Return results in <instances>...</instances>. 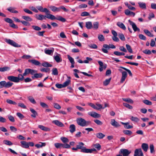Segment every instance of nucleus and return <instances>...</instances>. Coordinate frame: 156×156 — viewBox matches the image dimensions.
<instances>
[{
    "mask_svg": "<svg viewBox=\"0 0 156 156\" xmlns=\"http://www.w3.org/2000/svg\"><path fill=\"white\" fill-rule=\"evenodd\" d=\"M122 76L120 80V83H122L125 80L127 76V73L126 72L123 71L121 72Z\"/></svg>",
    "mask_w": 156,
    "mask_h": 156,
    "instance_id": "nucleus-12",
    "label": "nucleus"
},
{
    "mask_svg": "<svg viewBox=\"0 0 156 156\" xmlns=\"http://www.w3.org/2000/svg\"><path fill=\"white\" fill-rule=\"evenodd\" d=\"M96 150L95 148H93V149H84L82 150L83 152L86 153H92L93 151H96Z\"/></svg>",
    "mask_w": 156,
    "mask_h": 156,
    "instance_id": "nucleus-18",
    "label": "nucleus"
},
{
    "mask_svg": "<svg viewBox=\"0 0 156 156\" xmlns=\"http://www.w3.org/2000/svg\"><path fill=\"white\" fill-rule=\"evenodd\" d=\"M36 8L40 12H44L45 13H49V11L46 8H44L41 6H38L36 7Z\"/></svg>",
    "mask_w": 156,
    "mask_h": 156,
    "instance_id": "nucleus-10",
    "label": "nucleus"
},
{
    "mask_svg": "<svg viewBox=\"0 0 156 156\" xmlns=\"http://www.w3.org/2000/svg\"><path fill=\"white\" fill-rule=\"evenodd\" d=\"M122 100L125 101L127 102L128 103H129L131 104L133 103V101L130 98H122Z\"/></svg>",
    "mask_w": 156,
    "mask_h": 156,
    "instance_id": "nucleus-41",
    "label": "nucleus"
},
{
    "mask_svg": "<svg viewBox=\"0 0 156 156\" xmlns=\"http://www.w3.org/2000/svg\"><path fill=\"white\" fill-rule=\"evenodd\" d=\"M7 78L9 80L16 83H19L20 81L23 80V77L19 76V75L17 77L10 76H8Z\"/></svg>",
    "mask_w": 156,
    "mask_h": 156,
    "instance_id": "nucleus-3",
    "label": "nucleus"
},
{
    "mask_svg": "<svg viewBox=\"0 0 156 156\" xmlns=\"http://www.w3.org/2000/svg\"><path fill=\"white\" fill-rule=\"evenodd\" d=\"M110 123L112 126L115 128H117L121 126L119 123L115 119H111Z\"/></svg>",
    "mask_w": 156,
    "mask_h": 156,
    "instance_id": "nucleus-9",
    "label": "nucleus"
},
{
    "mask_svg": "<svg viewBox=\"0 0 156 156\" xmlns=\"http://www.w3.org/2000/svg\"><path fill=\"white\" fill-rule=\"evenodd\" d=\"M117 25L120 28L124 30H126V27L123 23L120 22H118L117 23Z\"/></svg>",
    "mask_w": 156,
    "mask_h": 156,
    "instance_id": "nucleus-23",
    "label": "nucleus"
},
{
    "mask_svg": "<svg viewBox=\"0 0 156 156\" xmlns=\"http://www.w3.org/2000/svg\"><path fill=\"white\" fill-rule=\"evenodd\" d=\"M46 15L45 16L41 14L38 15L36 14L35 15V17L37 20H42L44 19L45 20L46 18L52 20H56L62 22H65L66 21L65 19L61 16H57V17H56L54 15L49 13H46Z\"/></svg>",
    "mask_w": 156,
    "mask_h": 156,
    "instance_id": "nucleus-1",
    "label": "nucleus"
},
{
    "mask_svg": "<svg viewBox=\"0 0 156 156\" xmlns=\"http://www.w3.org/2000/svg\"><path fill=\"white\" fill-rule=\"evenodd\" d=\"M49 8L52 11L54 12L60 11V8L59 7H57L51 5L49 7Z\"/></svg>",
    "mask_w": 156,
    "mask_h": 156,
    "instance_id": "nucleus-21",
    "label": "nucleus"
},
{
    "mask_svg": "<svg viewBox=\"0 0 156 156\" xmlns=\"http://www.w3.org/2000/svg\"><path fill=\"white\" fill-rule=\"evenodd\" d=\"M21 144L22 145V147L26 148L29 147V145H28V143L26 142V141H22L20 142Z\"/></svg>",
    "mask_w": 156,
    "mask_h": 156,
    "instance_id": "nucleus-33",
    "label": "nucleus"
},
{
    "mask_svg": "<svg viewBox=\"0 0 156 156\" xmlns=\"http://www.w3.org/2000/svg\"><path fill=\"white\" fill-rule=\"evenodd\" d=\"M38 127L41 130L46 132L49 131L51 130L50 128L45 127L42 125H39Z\"/></svg>",
    "mask_w": 156,
    "mask_h": 156,
    "instance_id": "nucleus-17",
    "label": "nucleus"
},
{
    "mask_svg": "<svg viewBox=\"0 0 156 156\" xmlns=\"http://www.w3.org/2000/svg\"><path fill=\"white\" fill-rule=\"evenodd\" d=\"M84 145V144L82 142H80L79 143V144L76 146L77 148V149H81V152H83L82 150L84 149H86L85 147H83Z\"/></svg>",
    "mask_w": 156,
    "mask_h": 156,
    "instance_id": "nucleus-22",
    "label": "nucleus"
},
{
    "mask_svg": "<svg viewBox=\"0 0 156 156\" xmlns=\"http://www.w3.org/2000/svg\"><path fill=\"white\" fill-rule=\"evenodd\" d=\"M13 84V83L10 81H8L7 82H5V88H8L11 87Z\"/></svg>",
    "mask_w": 156,
    "mask_h": 156,
    "instance_id": "nucleus-39",
    "label": "nucleus"
},
{
    "mask_svg": "<svg viewBox=\"0 0 156 156\" xmlns=\"http://www.w3.org/2000/svg\"><path fill=\"white\" fill-rule=\"evenodd\" d=\"M15 8L12 7H10L9 8H8L7 9V10L10 12H11L14 13H18V12L15 10Z\"/></svg>",
    "mask_w": 156,
    "mask_h": 156,
    "instance_id": "nucleus-27",
    "label": "nucleus"
},
{
    "mask_svg": "<svg viewBox=\"0 0 156 156\" xmlns=\"http://www.w3.org/2000/svg\"><path fill=\"white\" fill-rule=\"evenodd\" d=\"M30 69H25V72L22 75L21 74H19V76H21V77H23V80L24 79V76H26L27 74L30 73Z\"/></svg>",
    "mask_w": 156,
    "mask_h": 156,
    "instance_id": "nucleus-19",
    "label": "nucleus"
},
{
    "mask_svg": "<svg viewBox=\"0 0 156 156\" xmlns=\"http://www.w3.org/2000/svg\"><path fill=\"white\" fill-rule=\"evenodd\" d=\"M123 106L126 108L129 109H132L133 108V107L132 106L129 105V104H128L127 103H123Z\"/></svg>",
    "mask_w": 156,
    "mask_h": 156,
    "instance_id": "nucleus-55",
    "label": "nucleus"
},
{
    "mask_svg": "<svg viewBox=\"0 0 156 156\" xmlns=\"http://www.w3.org/2000/svg\"><path fill=\"white\" fill-rule=\"evenodd\" d=\"M97 137L99 139H102L105 136V135L102 133H97L96 134Z\"/></svg>",
    "mask_w": 156,
    "mask_h": 156,
    "instance_id": "nucleus-38",
    "label": "nucleus"
},
{
    "mask_svg": "<svg viewBox=\"0 0 156 156\" xmlns=\"http://www.w3.org/2000/svg\"><path fill=\"white\" fill-rule=\"evenodd\" d=\"M139 7L143 9H146V4L143 2H139L138 3Z\"/></svg>",
    "mask_w": 156,
    "mask_h": 156,
    "instance_id": "nucleus-24",
    "label": "nucleus"
},
{
    "mask_svg": "<svg viewBox=\"0 0 156 156\" xmlns=\"http://www.w3.org/2000/svg\"><path fill=\"white\" fill-rule=\"evenodd\" d=\"M28 61L36 66H39L41 64V63L39 61L35 59H30Z\"/></svg>",
    "mask_w": 156,
    "mask_h": 156,
    "instance_id": "nucleus-20",
    "label": "nucleus"
},
{
    "mask_svg": "<svg viewBox=\"0 0 156 156\" xmlns=\"http://www.w3.org/2000/svg\"><path fill=\"white\" fill-rule=\"evenodd\" d=\"M30 111L33 114L31 115L32 117L35 118L36 117V116L37 115V112L34 109L31 108H30Z\"/></svg>",
    "mask_w": 156,
    "mask_h": 156,
    "instance_id": "nucleus-29",
    "label": "nucleus"
},
{
    "mask_svg": "<svg viewBox=\"0 0 156 156\" xmlns=\"http://www.w3.org/2000/svg\"><path fill=\"white\" fill-rule=\"evenodd\" d=\"M98 38L100 41H103L105 40V38L104 36L102 34L99 35L98 36Z\"/></svg>",
    "mask_w": 156,
    "mask_h": 156,
    "instance_id": "nucleus-61",
    "label": "nucleus"
},
{
    "mask_svg": "<svg viewBox=\"0 0 156 156\" xmlns=\"http://www.w3.org/2000/svg\"><path fill=\"white\" fill-rule=\"evenodd\" d=\"M6 101L8 103L10 104L13 105H16L17 104V103L15 101L9 99H7Z\"/></svg>",
    "mask_w": 156,
    "mask_h": 156,
    "instance_id": "nucleus-49",
    "label": "nucleus"
},
{
    "mask_svg": "<svg viewBox=\"0 0 156 156\" xmlns=\"http://www.w3.org/2000/svg\"><path fill=\"white\" fill-rule=\"evenodd\" d=\"M5 41L7 44L15 47L19 48L21 47V45L18 44L17 43L15 42L12 40L5 38L4 39Z\"/></svg>",
    "mask_w": 156,
    "mask_h": 156,
    "instance_id": "nucleus-5",
    "label": "nucleus"
},
{
    "mask_svg": "<svg viewBox=\"0 0 156 156\" xmlns=\"http://www.w3.org/2000/svg\"><path fill=\"white\" fill-rule=\"evenodd\" d=\"M86 27L87 29H90L93 28V24L91 22L88 21L86 23Z\"/></svg>",
    "mask_w": 156,
    "mask_h": 156,
    "instance_id": "nucleus-25",
    "label": "nucleus"
},
{
    "mask_svg": "<svg viewBox=\"0 0 156 156\" xmlns=\"http://www.w3.org/2000/svg\"><path fill=\"white\" fill-rule=\"evenodd\" d=\"M52 122L59 127H63L64 126L62 122L57 120H53Z\"/></svg>",
    "mask_w": 156,
    "mask_h": 156,
    "instance_id": "nucleus-13",
    "label": "nucleus"
},
{
    "mask_svg": "<svg viewBox=\"0 0 156 156\" xmlns=\"http://www.w3.org/2000/svg\"><path fill=\"white\" fill-rule=\"evenodd\" d=\"M143 52L146 54L150 55L151 53V51L150 50L148 49H145L143 51Z\"/></svg>",
    "mask_w": 156,
    "mask_h": 156,
    "instance_id": "nucleus-58",
    "label": "nucleus"
},
{
    "mask_svg": "<svg viewBox=\"0 0 156 156\" xmlns=\"http://www.w3.org/2000/svg\"><path fill=\"white\" fill-rule=\"evenodd\" d=\"M28 99L29 100V101L32 104H35L36 103V102L34 100V98L32 96H29L28 97Z\"/></svg>",
    "mask_w": 156,
    "mask_h": 156,
    "instance_id": "nucleus-46",
    "label": "nucleus"
},
{
    "mask_svg": "<svg viewBox=\"0 0 156 156\" xmlns=\"http://www.w3.org/2000/svg\"><path fill=\"white\" fill-rule=\"evenodd\" d=\"M123 132L125 134L130 136L132 134V131L128 130H123Z\"/></svg>",
    "mask_w": 156,
    "mask_h": 156,
    "instance_id": "nucleus-43",
    "label": "nucleus"
},
{
    "mask_svg": "<svg viewBox=\"0 0 156 156\" xmlns=\"http://www.w3.org/2000/svg\"><path fill=\"white\" fill-rule=\"evenodd\" d=\"M141 147L144 151L147 152L148 148V146L147 144L143 143L141 145Z\"/></svg>",
    "mask_w": 156,
    "mask_h": 156,
    "instance_id": "nucleus-30",
    "label": "nucleus"
},
{
    "mask_svg": "<svg viewBox=\"0 0 156 156\" xmlns=\"http://www.w3.org/2000/svg\"><path fill=\"white\" fill-rule=\"evenodd\" d=\"M52 74L54 75H57L58 74L57 69L56 68H54L52 70Z\"/></svg>",
    "mask_w": 156,
    "mask_h": 156,
    "instance_id": "nucleus-52",
    "label": "nucleus"
},
{
    "mask_svg": "<svg viewBox=\"0 0 156 156\" xmlns=\"http://www.w3.org/2000/svg\"><path fill=\"white\" fill-rule=\"evenodd\" d=\"M3 142L5 144L9 146H11L13 144L9 140H4L3 141Z\"/></svg>",
    "mask_w": 156,
    "mask_h": 156,
    "instance_id": "nucleus-42",
    "label": "nucleus"
},
{
    "mask_svg": "<svg viewBox=\"0 0 156 156\" xmlns=\"http://www.w3.org/2000/svg\"><path fill=\"white\" fill-rule=\"evenodd\" d=\"M67 57L71 63L75 62L73 58L69 55H67Z\"/></svg>",
    "mask_w": 156,
    "mask_h": 156,
    "instance_id": "nucleus-63",
    "label": "nucleus"
},
{
    "mask_svg": "<svg viewBox=\"0 0 156 156\" xmlns=\"http://www.w3.org/2000/svg\"><path fill=\"white\" fill-rule=\"evenodd\" d=\"M118 36L120 39L122 41H125V38L124 35L122 33H119Z\"/></svg>",
    "mask_w": 156,
    "mask_h": 156,
    "instance_id": "nucleus-51",
    "label": "nucleus"
},
{
    "mask_svg": "<svg viewBox=\"0 0 156 156\" xmlns=\"http://www.w3.org/2000/svg\"><path fill=\"white\" fill-rule=\"evenodd\" d=\"M32 28L35 30L39 31L41 29V27L37 26H32Z\"/></svg>",
    "mask_w": 156,
    "mask_h": 156,
    "instance_id": "nucleus-60",
    "label": "nucleus"
},
{
    "mask_svg": "<svg viewBox=\"0 0 156 156\" xmlns=\"http://www.w3.org/2000/svg\"><path fill=\"white\" fill-rule=\"evenodd\" d=\"M128 22L132 26V28L135 32L137 31H140V29L137 27L135 23L131 21L130 20H128Z\"/></svg>",
    "mask_w": 156,
    "mask_h": 156,
    "instance_id": "nucleus-8",
    "label": "nucleus"
},
{
    "mask_svg": "<svg viewBox=\"0 0 156 156\" xmlns=\"http://www.w3.org/2000/svg\"><path fill=\"white\" fill-rule=\"evenodd\" d=\"M143 102L144 104L147 105H152V102L148 100H144L143 101Z\"/></svg>",
    "mask_w": 156,
    "mask_h": 156,
    "instance_id": "nucleus-64",
    "label": "nucleus"
},
{
    "mask_svg": "<svg viewBox=\"0 0 156 156\" xmlns=\"http://www.w3.org/2000/svg\"><path fill=\"white\" fill-rule=\"evenodd\" d=\"M130 153L131 151L125 149H121L119 151V153L122 154L123 156H128Z\"/></svg>",
    "mask_w": 156,
    "mask_h": 156,
    "instance_id": "nucleus-7",
    "label": "nucleus"
},
{
    "mask_svg": "<svg viewBox=\"0 0 156 156\" xmlns=\"http://www.w3.org/2000/svg\"><path fill=\"white\" fill-rule=\"evenodd\" d=\"M86 59L83 61L79 59L78 61V62L80 63H89V61H90L93 60L92 58L88 57H86Z\"/></svg>",
    "mask_w": 156,
    "mask_h": 156,
    "instance_id": "nucleus-14",
    "label": "nucleus"
},
{
    "mask_svg": "<svg viewBox=\"0 0 156 156\" xmlns=\"http://www.w3.org/2000/svg\"><path fill=\"white\" fill-rule=\"evenodd\" d=\"M69 131L71 133H73L76 131V127L74 125L71 124L69 127Z\"/></svg>",
    "mask_w": 156,
    "mask_h": 156,
    "instance_id": "nucleus-32",
    "label": "nucleus"
},
{
    "mask_svg": "<svg viewBox=\"0 0 156 156\" xmlns=\"http://www.w3.org/2000/svg\"><path fill=\"white\" fill-rule=\"evenodd\" d=\"M42 75L41 73H35L34 76L32 77V78L34 79L35 78H41L42 77Z\"/></svg>",
    "mask_w": 156,
    "mask_h": 156,
    "instance_id": "nucleus-37",
    "label": "nucleus"
},
{
    "mask_svg": "<svg viewBox=\"0 0 156 156\" xmlns=\"http://www.w3.org/2000/svg\"><path fill=\"white\" fill-rule=\"evenodd\" d=\"M44 51L46 54L48 55H50L53 52V51L52 50L47 49H45Z\"/></svg>",
    "mask_w": 156,
    "mask_h": 156,
    "instance_id": "nucleus-53",
    "label": "nucleus"
},
{
    "mask_svg": "<svg viewBox=\"0 0 156 156\" xmlns=\"http://www.w3.org/2000/svg\"><path fill=\"white\" fill-rule=\"evenodd\" d=\"M89 13L87 12H83L81 13V16H90Z\"/></svg>",
    "mask_w": 156,
    "mask_h": 156,
    "instance_id": "nucleus-62",
    "label": "nucleus"
},
{
    "mask_svg": "<svg viewBox=\"0 0 156 156\" xmlns=\"http://www.w3.org/2000/svg\"><path fill=\"white\" fill-rule=\"evenodd\" d=\"M99 26V22L98 21L94 22L93 23V28L94 30H97Z\"/></svg>",
    "mask_w": 156,
    "mask_h": 156,
    "instance_id": "nucleus-31",
    "label": "nucleus"
},
{
    "mask_svg": "<svg viewBox=\"0 0 156 156\" xmlns=\"http://www.w3.org/2000/svg\"><path fill=\"white\" fill-rule=\"evenodd\" d=\"M130 119L132 121L135 122H137L139 120V119L137 117H134L133 116H131Z\"/></svg>",
    "mask_w": 156,
    "mask_h": 156,
    "instance_id": "nucleus-56",
    "label": "nucleus"
},
{
    "mask_svg": "<svg viewBox=\"0 0 156 156\" xmlns=\"http://www.w3.org/2000/svg\"><path fill=\"white\" fill-rule=\"evenodd\" d=\"M111 80V78H110L108 79H106L105 81H104L103 84L104 85L107 86L108 85L110 82Z\"/></svg>",
    "mask_w": 156,
    "mask_h": 156,
    "instance_id": "nucleus-40",
    "label": "nucleus"
},
{
    "mask_svg": "<svg viewBox=\"0 0 156 156\" xmlns=\"http://www.w3.org/2000/svg\"><path fill=\"white\" fill-rule=\"evenodd\" d=\"M110 46L107 44H104L103 45V48L101 49L102 51L104 53H107L108 52V50L111 48L112 49L115 48V47L112 44H110Z\"/></svg>",
    "mask_w": 156,
    "mask_h": 156,
    "instance_id": "nucleus-4",
    "label": "nucleus"
},
{
    "mask_svg": "<svg viewBox=\"0 0 156 156\" xmlns=\"http://www.w3.org/2000/svg\"><path fill=\"white\" fill-rule=\"evenodd\" d=\"M141 153H143L141 149L139 148L136 149L134 151V156H138L139 154H141Z\"/></svg>",
    "mask_w": 156,
    "mask_h": 156,
    "instance_id": "nucleus-26",
    "label": "nucleus"
},
{
    "mask_svg": "<svg viewBox=\"0 0 156 156\" xmlns=\"http://www.w3.org/2000/svg\"><path fill=\"white\" fill-rule=\"evenodd\" d=\"M125 13L126 16H131L133 17L135 16V14L133 12L130 11L128 9H126L125 11Z\"/></svg>",
    "mask_w": 156,
    "mask_h": 156,
    "instance_id": "nucleus-15",
    "label": "nucleus"
},
{
    "mask_svg": "<svg viewBox=\"0 0 156 156\" xmlns=\"http://www.w3.org/2000/svg\"><path fill=\"white\" fill-rule=\"evenodd\" d=\"M60 56L61 55L60 54H57L56 55L54 56V58L56 62L59 63L61 62L62 61Z\"/></svg>",
    "mask_w": 156,
    "mask_h": 156,
    "instance_id": "nucleus-16",
    "label": "nucleus"
},
{
    "mask_svg": "<svg viewBox=\"0 0 156 156\" xmlns=\"http://www.w3.org/2000/svg\"><path fill=\"white\" fill-rule=\"evenodd\" d=\"M42 65L44 67H51L52 66V65L51 64L47 62H45L43 63L42 64Z\"/></svg>",
    "mask_w": 156,
    "mask_h": 156,
    "instance_id": "nucleus-50",
    "label": "nucleus"
},
{
    "mask_svg": "<svg viewBox=\"0 0 156 156\" xmlns=\"http://www.w3.org/2000/svg\"><path fill=\"white\" fill-rule=\"evenodd\" d=\"M5 81H3L0 82V89L3 87H5Z\"/></svg>",
    "mask_w": 156,
    "mask_h": 156,
    "instance_id": "nucleus-59",
    "label": "nucleus"
},
{
    "mask_svg": "<svg viewBox=\"0 0 156 156\" xmlns=\"http://www.w3.org/2000/svg\"><path fill=\"white\" fill-rule=\"evenodd\" d=\"M71 80L69 79L67 80L62 84L63 87H65L68 86Z\"/></svg>",
    "mask_w": 156,
    "mask_h": 156,
    "instance_id": "nucleus-45",
    "label": "nucleus"
},
{
    "mask_svg": "<svg viewBox=\"0 0 156 156\" xmlns=\"http://www.w3.org/2000/svg\"><path fill=\"white\" fill-rule=\"evenodd\" d=\"M77 124L81 126H86L90 125V121H86L84 119L79 118L76 120Z\"/></svg>",
    "mask_w": 156,
    "mask_h": 156,
    "instance_id": "nucleus-2",
    "label": "nucleus"
},
{
    "mask_svg": "<svg viewBox=\"0 0 156 156\" xmlns=\"http://www.w3.org/2000/svg\"><path fill=\"white\" fill-rule=\"evenodd\" d=\"M126 49L130 53H132L133 51L130 46L128 44H126Z\"/></svg>",
    "mask_w": 156,
    "mask_h": 156,
    "instance_id": "nucleus-48",
    "label": "nucleus"
},
{
    "mask_svg": "<svg viewBox=\"0 0 156 156\" xmlns=\"http://www.w3.org/2000/svg\"><path fill=\"white\" fill-rule=\"evenodd\" d=\"M4 20L6 22L10 24L9 26L11 27L14 28H17L18 27L13 23V21L12 19L7 18L4 19Z\"/></svg>",
    "mask_w": 156,
    "mask_h": 156,
    "instance_id": "nucleus-6",
    "label": "nucleus"
},
{
    "mask_svg": "<svg viewBox=\"0 0 156 156\" xmlns=\"http://www.w3.org/2000/svg\"><path fill=\"white\" fill-rule=\"evenodd\" d=\"M144 31L147 36L151 37H153L154 35L147 30L144 29Z\"/></svg>",
    "mask_w": 156,
    "mask_h": 156,
    "instance_id": "nucleus-34",
    "label": "nucleus"
},
{
    "mask_svg": "<svg viewBox=\"0 0 156 156\" xmlns=\"http://www.w3.org/2000/svg\"><path fill=\"white\" fill-rule=\"evenodd\" d=\"M61 140L64 143H68L69 142V140L68 138L64 137H62L60 138Z\"/></svg>",
    "mask_w": 156,
    "mask_h": 156,
    "instance_id": "nucleus-47",
    "label": "nucleus"
},
{
    "mask_svg": "<svg viewBox=\"0 0 156 156\" xmlns=\"http://www.w3.org/2000/svg\"><path fill=\"white\" fill-rule=\"evenodd\" d=\"M10 69V68L9 67L5 66L3 67H0V71L2 72L8 71Z\"/></svg>",
    "mask_w": 156,
    "mask_h": 156,
    "instance_id": "nucleus-36",
    "label": "nucleus"
},
{
    "mask_svg": "<svg viewBox=\"0 0 156 156\" xmlns=\"http://www.w3.org/2000/svg\"><path fill=\"white\" fill-rule=\"evenodd\" d=\"M22 18L27 21H31L32 20V19L28 16H22Z\"/></svg>",
    "mask_w": 156,
    "mask_h": 156,
    "instance_id": "nucleus-44",
    "label": "nucleus"
},
{
    "mask_svg": "<svg viewBox=\"0 0 156 156\" xmlns=\"http://www.w3.org/2000/svg\"><path fill=\"white\" fill-rule=\"evenodd\" d=\"M125 4L130 10H134L135 9V8L134 7L131 6L127 2H125Z\"/></svg>",
    "mask_w": 156,
    "mask_h": 156,
    "instance_id": "nucleus-35",
    "label": "nucleus"
},
{
    "mask_svg": "<svg viewBox=\"0 0 156 156\" xmlns=\"http://www.w3.org/2000/svg\"><path fill=\"white\" fill-rule=\"evenodd\" d=\"M54 107L55 108L57 109H59L61 108V106L57 103H54Z\"/></svg>",
    "mask_w": 156,
    "mask_h": 156,
    "instance_id": "nucleus-57",
    "label": "nucleus"
},
{
    "mask_svg": "<svg viewBox=\"0 0 156 156\" xmlns=\"http://www.w3.org/2000/svg\"><path fill=\"white\" fill-rule=\"evenodd\" d=\"M94 147L98 151H99L101 149V146L98 143H96L93 145Z\"/></svg>",
    "mask_w": 156,
    "mask_h": 156,
    "instance_id": "nucleus-54",
    "label": "nucleus"
},
{
    "mask_svg": "<svg viewBox=\"0 0 156 156\" xmlns=\"http://www.w3.org/2000/svg\"><path fill=\"white\" fill-rule=\"evenodd\" d=\"M121 123L122 125H124V127L126 129H131L133 127V126L129 125L128 122L124 123L122 122H121Z\"/></svg>",
    "mask_w": 156,
    "mask_h": 156,
    "instance_id": "nucleus-28",
    "label": "nucleus"
},
{
    "mask_svg": "<svg viewBox=\"0 0 156 156\" xmlns=\"http://www.w3.org/2000/svg\"><path fill=\"white\" fill-rule=\"evenodd\" d=\"M88 114L94 118H99L100 117V115L96 112H88Z\"/></svg>",
    "mask_w": 156,
    "mask_h": 156,
    "instance_id": "nucleus-11",
    "label": "nucleus"
}]
</instances>
